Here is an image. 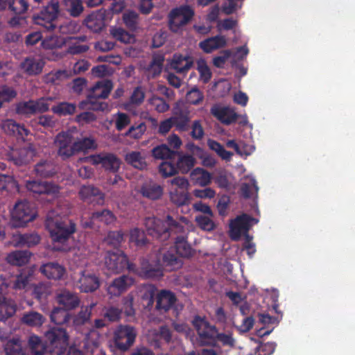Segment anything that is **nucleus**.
Wrapping results in <instances>:
<instances>
[{
  "label": "nucleus",
  "mask_w": 355,
  "mask_h": 355,
  "mask_svg": "<svg viewBox=\"0 0 355 355\" xmlns=\"http://www.w3.org/2000/svg\"><path fill=\"white\" fill-rule=\"evenodd\" d=\"M188 221L184 216L174 218L171 215H167L164 221L155 217H147L144 224L149 235L161 241H165L173 234L184 232L185 227L180 222L187 224Z\"/></svg>",
  "instance_id": "1"
},
{
  "label": "nucleus",
  "mask_w": 355,
  "mask_h": 355,
  "mask_svg": "<svg viewBox=\"0 0 355 355\" xmlns=\"http://www.w3.org/2000/svg\"><path fill=\"white\" fill-rule=\"evenodd\" d=\"M45 226L52 241L60 243H66L76 231V224L55 210L48 212Z\"/></svg>",
  "instance_id": "2"
},
{
  "label": "nucleus",
  "mask_w": 355,
  "mask_h": 355,
  "mask_svg": "<svg viewBox=\"0 0 355 355\" xmlns=\"http://www.w3.org/2000/svg\"><path fill=\"white\" fill-rule=\"evenodd\" d=\"M113 89L111 80L104 79L97 81L89 88L86 98L79 103L81 109L93 111H105L108 108V103L102 100L107 99Z\"/></svg>",
  "instance_id": "3"
},
{
  "label": "nucleus",
  "mask_w": 355,
  "mask_h": 355,
  "mask_svg": "<svg viewBox=\"0 0 355 355\" xmlns=\"http://www.w3.org/2000/svg\"><path fill=\"white\" fill-rule=\"evenodd\" d=\"M60 12L59 1L50 0L37 14L33 16V20L35 24L43 26L49 31H52L58 26L57 21Z\"/></svg>",
  "instance_id": "4"
},
{
  "label": "nucleus",
  "mask_w": 355,
  "mask_h": 355,
  "mask_svg": "<svg viewBox=\"0 0 355 355\" xmlns=\"http://www.w3.org/2000/svg\"><path fill=\"white\" fill-rule=\"evenodd\" d=\"M37 216L33 205L28 200H20L15 203L12 211V223L15 227H21L33 220Z\"/></svg>",
  "instance_id": "5"
},
{
  "label": "nucleus",
  "mask_w": 355,
  "mask_h": 355,
  "mask_svg": "<svg viewBox=\"0 0 355 355\" xmlns=\"http://www.w3.org/2000/svg\"><path fill=\"white\" fill-rule=\"evenodd\" d=\"M45 338L48 351L55 352L59 355L66 349L68 345L69 336L66 330L62 327H53L45 333Z\"/></svg>",
  "instance_id": "6"
},
{
  "label": "nucleus",
  "mask_w": 355,
  "mask_h": 355,
  "mask_svg": "<svg viewBox=\"0 0 355 355\" xmlns=\"http://www.w3.org/2000/svg\"><path fill=\"white\" fill-rule=\"evenodd\" d=\"M137 334L135 327L128 324H120L114 331L115 347L121 352L128 351L134 344Z\"/></svg>",
  "instance_id": "7"
},
{
  "label": "nucleus",
  "mask_w": 355,
  "mask_h": 355,
  "mask_svg": "<svg viewBox=\"0 0 355 355\" xmlns=\"http://www.w3.org/2000/svg\"><path fill=\"white\" fill-rule=\"evenodd\" d=\"M194 15L193 10L189 6H181L173 8L169 13V28L173 32H178L187 24Z\"/></svg>",
  "instance_id": "8"
},
{
  "label": "nucleus",
  "mask_w": 355,
  "mask_h": 355,
  "mask_svg": "<svg viewBox=\"0 0 355 355\" xmlns=\"http://www.w3.org/2000/svg\"><path fill=\"white\" fill-rule=\"evenodd\" d=\"M104 259L106 268L112 273L121 272L125 268L133 270L135 266L128 262L127 256L121 251H107Z\"/></svg>",
  "instance_id": "9"
},
{
  "label": "nucleus",
  "mask_w": 355,
  "mask_h": 355,
  "mask_svg": "<svg viewBox=\"0 0 355 355\" xmlns=\"http://www.w3.org/2000/svg\"><path fill=\"white\" fill-rule=\"evenodd\" d=\"M252 222L257 223L258 220L245 214L232 220L230 224V235L231 239L234 241H239L243 233L249 232L252 226Z\"/></svg>",
  "instance_id": "10"
},
{
  "label": "nucleus",
  "mask_w": 355,
  "mask_h": 355,
  "mask_svg": "<svg viewBox=\"0 0 355 355\" xmlns=\"http://www.w3.org/2000/svg\"><path fill=\"white\" fill-rule=\"evenodd\" d=\"M73 137L69 132L58 133L54 140L58 151V155L66 160L76 154L73 147Z\"/></svg>",
  "instance_id": "11"
},
{
  "label": "nucleus",
  "mask_w": 355,
  "mask_h": 355,
  "mask_svg": "<svg viewBox=\"0 0 355 355\" xmlns=\"http://www.w3.org/2000/svg\"><path fill=\"white\" fill-rule=\"evenodd\" d=\"M89 158L93 164H101L105 171L114 173L119 171L121 163L120 159L116 155L108 153L92 155Z\"/></svg>",
  "instance_id": "12"
},
{
  "label": "nucleus",
  "mask_w": 355,
  "mask_h": 355,
  "mask_svg": "<svg viewBox=\"0 0 355 355\" xmlns=\"http://www.w3.org/2000/svg\"><path fill=\"white\" fill-rule=\"evenodd\" d=\"M116 220V217L113 212L109 209H104L101 211H94L89 221L83 223V227L86 228L94 229L99 227L101 224L106 225H113Z\"/></svg>",
  "instance_id": "13"
},
{
  "label": "nucleus",
  "mask_w": 355,
  "mask_h": 355,
  "mask_svg": "<svg viewBox=\"0 0 355 355\" xmlns=\"http://www.w3.org/2000/svg\"><path fill=\"white\" fill-rule=\"evenodd\" d=\"M36 152L32 145L22 148H12L8 154V159L17 166L28 164L35 156Z\"/></svg>",
  "instance_id": "14"
},
{
  "label": "nucleus",
  "mask_w": 355,
  "mask_h": 355,
  "mask_svg": "<svg viewBox=\"0 0 355 355\" xmlns=\"http://www.w3.org/2000/svg\"><path fill=\"white\" fill-rule=\"evenodd\" d=\"M158 261L164 270L173 271L180 268L183 264L181 258L171 247L167 250L160 251L157 256Z\"/></svg>",
  "instance_id": "15"
},
{
  "label": "nucleus",
  "mask_w": 355,
  "mask_h": 355,
  "mask_svg": "<svg viewBox=\"0 0 355 355\" xmlns=\"http://www.w3.org/2000/svg\"><path fill=\"white\" fill-rule=\"evenodd\" d=\"M177 300V297L173 292L162 289L157 293L155 309L160 314H164L174 308Z\"/></svg>",
  "instance_id": "16"
},
{
  "label": "nucleus",
  "mask_w": 355,
  "mask_h": 355,
  "mask_svg": "<svg viewBox=\"0 0 355 355\" xmlns=\"http://www.w3.org/2000/svg\"><path fill=\"white\" fill-rule=\"evenodd\" d=\"M78 195L85 202L94 205H103L105 200V193L98 187L92 185H83Z\"/></svg>",
  "instance_id": "17"
},
{
  "label": "nucleus",
  "mask_w": 355,
  "mask_h": 355,
  "mask_svg": "<svg viewBox=\"0 0 355 355\" xmlns=\"http://www.w3.org/2000/svg\"><path fill=\"white\" fill-rule=\"evenodd\" d=\"M56 302L61 308L67 311L76 309L80 305V298L77 293L67 289H62L58 292L55 297Z\"/></svg>",
  "instance_id": "18"
},
{
  "label": "nucleus",
  "mask_w": 355,
  "mask_h": 355,
  "mask_svg": "<svg viewBox=\"0 0 355 355\" xmlns=\"http://www.w3.org/2000/svg\"><path fill=\"white\" fill-rule=\"evenodd\" d=\"M176 130L180 132L187 131L189 128V112L178 103L173 109V116L170 117Z\"/></svg>",
  "instance_id": "19"
},
{
  "label": "nucleus",
  "mask_w": 355,
  "mask_h": 355,
  "mask_svg": "<svg viewBox=\"0 0 355 355\" xmlns=\"http://www.w3.org/2000/svg\"><path fill=\"white\" fill-rule=\"evenodd\" d=\"M83 24L93 33H100L105 26V10L93 11L84 19Z\"/></svg>",
  "instance_id": "20"
},
{
  "label": "nucleus",
  "mask_w": 355,
  "mask_h": 355,
  "mask_svg": "<svg viewBox=\"0 0 355 355\" xmlns=\"http://www.w3.org/2000/svg\"><path fill=\"white\" fill-rule=\"evenodd\" d=\"M26 187L28 191L37 194H56L60 191V187L53 183L37 180L26 181Z\"/></svg>",
  "instance_id": "21"
},
{
  "label": "nucleus",
  "mask_w": 355,
  "mask_h": 355,
  "mask_svg": "<svg viewBox=\"0 0 355 355\" xmlns=\"http://www.w3.org/2000/svg\"><path fill=\"white\" fill-rule=\"evenodd\" d=\"M193 325L196 329L198 336L203 339H214L217 333L216 326L211 325L207 320L196 316L193 320Z\"/></svg>",
  "instance_id": "22"
},
{
  "label": "nucleus",
  "mask_w": 355,
  "mask_h": 355,
  "mask_svg": "<svg viewBox=\"0 0 355 355\" xmlns=\"http://www.w3.org/2000/svg\"><path fill=\"white\" fill-rule=\"evenodd\" d=\"M140 275L146 279H159L164 276V269L157 259L156 263L144 259L141 264Z\"/></svg>",
  "instance_id": "23"
},
{
  "label": "nucleus",
  "mask_w": 355,
  "mask_h": 355,
  "mask_svg": "<svg viewBox=\"0 0 355 355\" xmlns=\"http://www.w3.org/2000/svg\"><path fill=\"white\" fill-rule=\"evenodd\" d=\"M193 59L189 55L175 53L170 62V67L178 73H185L192 67Z\"/></svg>",
  "instance_id": "24"
},
{
  "label": "nucleus",
  "mask_w": 355,
  "mask_h": 355,
  "mask_svg": "<svg viewBox=\"0 0 355 355\" xmlns=\"http://www.w3.org/2000/svg\"><path fill=\"white\" fill-rule=\"evenodd\" d=\"M100 286L98 277L91 272L83 271L78 281V288L82 292H94Z\"/></svg>",
  "instance_id": "25"
},
{
  "label": "nucleus",
  "mask_w": 355,
  "mask_h": 355,
  "mask_svg": "<svg viewBox=\"0 0 355 355\" xmlns=\"http://www.w3.org/2000/svg\"><path fill=\"white\" fill-rule=\"evenodd\" d=\"M184 232L175 238V245L171 247L175 250L179 257L189 258L194 254V250L191 245L187 241V238L184 236Z\"/></svg>",
  "instance_id": "26"
},
{
  "label": "nucleus",
  "mask_w": 355,
  "mask_h": 355,
  "mask_svg": "<svg viewBox=\"0 0 355 355\" xmlns=\"http://www.w3.org/2000/svg\"><path fill=\"white\" fill-rule=\"evenodd\" d=\"M40 271L48 279L57 280L63 277L65 269L56 262H49L42 265Z\"/></svg>",
  "instance_id": "27"
},
{
  "label": "nucleus",
  "mask_w": 355,
  "mask_h": 355,
  "mask_svg": "<svg viewBox=\"0 0 355 355\" xmlns=\"http://www.w3.org/2000/svg\"><path fill=\"white\" fill-rule=\"evenodd\" d=\"M226 44L227 41L225 36L217 35L200 42L199 46L204 52L210 53L214 50L225 46Z\"/></svg>",
  "instance_id": "28"
},
{
  "label": "nucleus",
  "mask_w": 355,
  "mask_h": 355,
  "mask_svg": "<svg viewBox=\"0 0 355 355\" xmlns=\"http://www.w3.org/2000/svg\"><path fill=\"white\" fill-rule=\"evenodd\" d=\"M133 279L127 275H122L113 280L109 286L107 291L112 295H119L132 285Z\"/></svg>",
  "instance_id": "29"
},
{
  "label": "nucleus",
  "mask_w": 355,
  "mask_h": 355,
  "mask_svg": "<svg viewBox=\"0 0 355 355\" xmlns=\"http://www.w3.org/2000/svg\"><path fill=\"white\" fill-rule=\"evenodd\" d=\"M16 312V305L10 299L6 297L0 288V321H6Z\"/></svg>",
  "instance_id": "30"
},
{
  "label": "nucleus",
  "mask_w": 355,
  "mask_h": 355,
  "mask_svg": "<svg viewBox=\"0 0 355 355\" xmlns=\"http://www.w3.org/2000/svg\"><path fill=\"white\" fill-rule=\"evenodd\" d=\"M2 130L8 135L23 137L28 135V130L24 125L17 123L12 119H6L1 123Z\"/></svg>",
  "instance_id": "31"
},
{
  "label": "nucleus",
  "mask_w": 355,
  "mask_h": 355,
  "mask_svg": "<svg viewBox=\"0 0 355 355\" xmlns=\"http://www.w3.org/2000/svg\"><path fill=\"white\" fill-rule=\"evenodd\" d=\"M34 172L38 177L48 178L56 173V168L52 161L41 160L35 165Z\"/></svg>",
  "instance_id": "32"
},
{
  "label": "nucleus",
  "mask_w": 355,
  "mask_h": 355,
  "mask_svg": "<svg viewBox=\"0 0 355 355\" xmlns=\"http://www.w3.org/2000/svg\"><path fill=\"white\" fill-rule=\"evenodd\" d=\"M0 10L8 9L15 15L24 13L28 8L26 0H0Z\"/></svg>",
  "instance_id": "33"
},
{
  "label": "nucleus",
  "mask_w": 355,
  "mask_h": 355,
  "mask_svg": "<svg viewBox=\"0 0 355 355\" xmlns=\"http://www.w3.org/2000/svg\"><path fill=\"white\" fill-rule=\"evenodd\" d=\"M140 193L144 197L155 200L163 195V187L155 182H146L141 186Z\"/></svg>",
  "instance_id": "34"
},
{
  "label": "nucleus",
  "mask_w": 355,
  "mask_h": 355,
  "mask_svg": "<svg viewBox=\"0 0 355 355\" xmlns=\"http://www.w3.org/2000/svg\"><path fill=\"white\" fill-rule=\"evenodd\" d=\"M211 114L222 123L230 125L237 119V114L227 107H213Z\"/></svg>",
  "instance_id": "35"
},
{
  "label": "nucleus",
  "mask_w": 355,
  "mask_h": 355,
  "mask_svg": "<svg viewBox=\"0 0 355 355\" xmlns=\"http://www.w3.org/2000/svg\"><path fill=\"white\" fill-rule=\"evenodd\" d=\"M178 158L176 162V167L178 173L187 174L194 166L196 160V158L189 154H182L176 151Z\"/></svg>",
  "instance_id": "36"
},
{
  "label": "nucleus",
  "mask_w": 355,
  "mask_h": 355,
  "mask_svg": "<svg viewBox=\"0 0 355 355\" xmlns=\"http://www.w3.org/2000/svg\"><path fill=\"white\" fill-rule=\"evenodd\" d=\"M31 255L29 250H15L8 254L6 260L11 265L21 266L29 261Z\"/></svg>",
  "instance_id": "37"
},
{
  "label": "nucleus",
  "mask_w": 355,
  "mask_h": 355,
  "mask_svg": "<svg viewBox=\"0 0 355 355\" xmlns=\"http://www.w3.org/2000/svg\"><path fill=\"white\" fill-rule=\"evenodd\" d=\"M44 64L42 59L28 58L23 62L22 68L28 75H37L42 72Z\"/></svg>",
  "instance_id": "38"
},
{
  "label": "nucleus",
  "mask_w": 355,
  "mask_h": 355,
  "mask_svg": "<svg viewBox=\"0 0 355 355\" xmlns=\"http://www.w3.org/2000/svg\"><path fill=\"white\" fill-rule=\"evenodd\" d=\"M34 274V269L32 268H23L13 282L12 288L15 290L24 289L31 281Z\"/></svg>",
  "instance_id": "39"
},
{
  "label": "nucleus",
  "mask_w": 355,
  "mask_h": 355,
  "mask_svg": "<svg viewBox=\"0 0 355 355\" xmlns=\"http://www.w3.org/2000/svg\"><path fill=\"white\" fill-rule=\"evenodd\" d=\"M40 237L37 234H20L14 236L15 245L33 247L39 243Z\"/></svg>",
  "instance_id": "40"
},
{
  "label": "nucleus",
  "mask_w": 355,
  "mask_h": 355,
  "mask_svg": "<svg viewBox=\"0 0 355 355\" xmlns=\"http://www.w3.org/2000/svg\"><path fill=\"white\" fill-rule=\"evenodd\" d=\"M21 321L23 324L31 327H39L43 324L45 321L44 315L38 312L31 311L26 312Z\"/></svg>",
  "instance_id": "41"
},
{
  "label": "nucleus",
  "mask_w": 355,
  "mask_h": 355,
  "mask_svg": "<svg viewBox=\"0 0 355 355\" xmlns=\"http://www.w3.org/2000/svg\"><path fill=\"white\" fill-rule=\"evenodd\" d=\"M125 234L122 230L110 231L104 238L103 243L111 248L118 249L124 241Z\"/></svg>",
  "instance_id": "42"
},
{
  "label": "nucleus",
  "mask_w": 355,
  "mask_h": 355,
  "mask_svg": "<svg viewBox=\"0 0 355 355\" xmlns=\"http://www.w3.org/2000/svg\"><path fill=\"white\" fill-rule=\"evenodd\" d=\"M67 311L61 307L53 308L50 315L51 322L57 325L67 324L71 316Z\"/></svg>",
  "instance_id": "43"
},
{
  "label": "nucleus",
  "mask_w": 355,
  "mask_h": 355,
  "mask_svg": "<svg viewBox=\"0 0 355 355\" xmlns=\"http://www.w3.org/2000/svg\"><path fill=\"white\" fill-rule=\"evenodd\" d=\"M170 200L177 207L187 205L190 202V196L188 191L174 189L170 192Z\"/></svg>",
  "instance_id": "44"
},
{
  "label": "nucleus",
  "mask_w": 355,
  "mask_h": 355,
  "mask_svg": "<svg viewBox=\"0 0 355 355\" xmlns=\"http://www.w3.org/2000/svg\"><path fill=\"white\" fill-rule=\"evenodd\" d=\"M125 159L128 164L139 170H143L147 166L145 157L139 151H132L126 154Z\"/></svg>",
  "instance_id": "45"
},
{
  "label": "nucleus",
  "mask_w": 355,
  "mask_h": 355,
  "mask_svg": "<svg viewBox=\"0 0 355 355\" xmlns=\"http://www.w3.org/2000/svg\"><path fill=\"white\" fill-rule=\"evenodd\" d=\"M76 154L80 152H87L89 150L97 148L96 140L93 137H83L73 141Z\"/></svg>",
  "instance_id": "46"
},
{
  "label": "nucleus",
  "mask_w": 355,
  "mask_h": 355,
  "mask_svg": "<svg viewBox=\"0 0 355 355\" xmlns=\"http://www.w3.org/2000/svg\"><path fill=\"white\" fill-rule=\"evenodd\" d=\"M191 179L202 187H205L211 182V175L207 171L202 168H196L191 173Z\"/></svg>",
  "instance_id": "47"
},
{
  "label": "nucleus",
  "mask_w": 355,
  "mask_h": 355,
  "mask_svg": "<svg viewBox=\"0 0 355 355\" xmlns=\"http://www.w3.org/2000/svg\"><path fill=\"white\" fill-rule=\"evenodd\" d=\"M164 58L163 55H157L153 58L152 61L147 68L148 78H154L161 73L163 67Z\"/></svg>",
  "instance_id": "48"
},
{
  "label": "nucleus",
  "mask_w": 355,
  "mask_h": 355,
  "mask_svg": "<svg viewBox=\"0 0 355 355\" xmlns=\"http://www.w3.org/2000/svg\"><path fill=\"white\" fill-rule=\"evenodd\" d=\"M95 305L92 303L89 306H82L78 313L73 317V325L78 327L85 324L90 319L92 310Z\"/></svg>",
  "instance_id": "49"
},
{
  "label": "nucleus",
  "mask_w": 355,
  "mask_h": 355,
  "mask_svg": "<svg viewBox=\"0 0 355 355\" xmlns=\"http://www.w3.org/2000/svg\"><path fill=\"white\" fill-rule=\"evenodd\" d=\"M72 75L71 71L63 69L57 70L49 73L45 77V81L47 83H51L54 85H58L60 82L68 79Z\"/></svg>",
  "instance_id": "50"
},
{
  "label": "nucleus",
  "mask_w": 355,
  "mask_h": 355,
  "mask_svg": "<svg viewBox=\"0 0 355 355\" xmlns=\"http://www.w3.org/2000/svg\"><path fill=\"white\" fill-rule=\"evenodd\" d=\"M67 11L73 17H79L84 10L81 0H63Z\"/></svg>",
  "instance_id": "51"
},
{
  "label": "nucleus",
  "mask_w": 355,
  "mask_h": 355,
  "mask_svg": "<svg viewBox=\"0 0 355 355\" xmlns=\"http://www.w3.org/2000/svg\"><path fill=\"white\" fill-rule=\"evenodd\" d=\"M152 154L155 159H172L176 155V151L171 150L166 144H162L155 147Z\"/></svg>",
  "instance_id": "52"
},
{
  "label": "nucleus",
  "mask_w": 355,
  "mask_h": 355,
  "mask_svg": "<svg viewBox=\"0 0 355 355\" xmlns=\"http://www.w3.org/2000/svg\"><path fill=\"white\" fill-rule=\"evenodd\" d=\"M207 144L211 150L216 152L224 160L230 161L233 156V153L226 150L223 146L215 140L209 139Z\"/></svg>",
  "instance_id": "53"
},
{
  "label": "nucleus",
  "mask_w": 355,
  "mask_h": 355,
  "mask_svg": "<svg viewBox=\"0 0 355 355\" xmlns=\"http://www.w3.org/2000/svg\"><path fill=\"white\" fill-rule=\"evenodd\" d=\"M28 345L33 355H43L46 352H49L47 347L44 346L41 339L36 336L30 337Z\"/></svg>",
  "instance_id": "54"
},
{
  "label": "nucleus",
  "mask_w": 355,
  "mask_h": 355,
  "mask_svg": "<svg viewBox=\"0 0 355 355\" xmlns=\"http://www.w3.org/2000/svg\"><path fill=\"white\" fill-rule=\"evenodd\" d=\"M130 241L139 248L145 247L148 243L144 232L139 228H134L130 231Z\"/></svg>",
  "instance_id": "55"
},
{
  "label": "nucleus",
  "mask_w": 355,
  "mask_h": 355,
  "mask_svg": "<svg viewBox=\"0 0 355 355\" xmlns=\"http://www.w3.org/2000/svg\"><path fill=\"white\" fill-rule=\"evenodd\" d=\"M33 100L21 101L16 105V113L19 115L30 116L35 114V110L33 105Z\"/></svg>",
  "instance_id": "56"
},
{
  "label": "nucleus",
  "mask_w": 355,
  "mask_h": 355,
  "mask_svg": "<svg viewBox=\"0 0 355 355\" xmlns=\"http://www.w3.org/2000/svg\"><path fill=\"white\" fill-rule=\"evenodd\" d=\"M76 106L73 103L67 102H61L52 107L51 110L53 113L60 116H66L73 114L76 111Z\"/></svg>",
  "instance_id": "57"
},
{
  "label": "nucleus",
  "mask_w": 355,
  "mask_h": 355,
  "mask_svg": "<svg viewBox=\"0 0 355 355\" xmlns=\"http://www.w3.org/2000/svg\"><path fill=\"white\" fill-rule=\"evenodd\" d=\"M50 294L51 288L49 286L44 284H38L34 287L32 295L40 302H43Z\"/></svg>",
  "instance_id": "58"
},
{
  "label": "nucleus",
  "mask_w": 355,
  "mask_h": 355,
  "mask_svg": "<svg viewBox=\"0 0 355 355\" xmlns=\"http://www.w3.org/2000/svg\"><path fill=\"white\" fill-rule=\"evenodd\" d=\"M123 20L127 28L135 31L137 28L139 15L132 10H128L123 15Z\"/></svg>",
  "instance_id": "59"
},
{
  "label": "nucleus",
  "mask_w": 355,
  "mask_h": 355,
  "mask_svg": "<svg viewBox=\"0 0 355 355\" xmlns=\"http://www.w3.org/2000/svg\"><path fill=\"white\" fill-rule=\"evenodd\" d=\"M6 355H24L21 343L18 339L8 340L4 347Z\"/></svg>",
  "instance_id": "60"
},
{
  "label": "nucleus",
  "mask_w": 355,
  "mask_h": 355,
  "mask_svg": "<svg viewBox=\"0 0 355 355\" xmlns=\"http://www.w3.org/2000/svg\"><path fill=\"white\" fill-rule=\"evenodd\" d=\"M149 104L159 113H164L169 110V104L160 97L153 96L149 101Z\"/></svg>",
  "instance_id": "61"
},
{
  "label": "nucleus",
  "mask_w": 355,
  "mask_h": 355,
  "mask_svg": "<svg viewBox=\"0 0 355 355\" xmlns=\"http://www.w3.org/2000/svg\"><path fill=\"white\" fill-rule=\"evenodd\" d=\"M197 69L200 73V78L204 83H207L211 78L212 73L205 60H200L197 62Z\"/></svg>",
  "instance_id": "62"
},
{
  "label": "nucleus",
  "mask_w": 355,
  "mask_h": 355,
  "mask_svg": "<svg viewBox=\"0 0 355 355\" xmlns=\"http://www.w3.org/2000/svg\"><path fill=\"white\" fill-rule=\"evenodd\" d=\"M211 217L208 215H198L196 216L195 221L202 230L211 231L215 228V224L211 218Z\"/></svg>",
  "instance_id": "63"
},
{
  "label": "nucleus",
  "mask_w": 355,
  "mask_h": 355,
  "mask_svg": "<svg viewBox=\"0 0 355 355\" xmlns=\"http://www.w3.org/2000/svg\"><path fill=\"white\" fill-rule=\"evenodd\" d=\"M159 172L163 178H168L178 173L177 167L171 162H163L159 166Z\"/></svg>",
  "instance_id": "64"
}]
</instances>
